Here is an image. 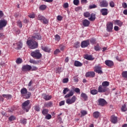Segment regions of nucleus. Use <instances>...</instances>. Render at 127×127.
<instances>
[{"mask_svg": "<svg viewBox=\"0 0 127 127\" xmlns=\"http://www.w3.org/2000/svg\"><path fill=\"white\" fill-rule=\"evenodd\" d=\"M8 120L10 122H12V121L16 120V118L14 116H11L10 117H9Z\"/></svg>", "mask_w": 127, "mask_h": 127, "instance_id": "nucleus-43", "label": "nucleus"}, {"mask_svg": "<svg viewBox=\"0 0 127 127\" xmlns=\"http://www.w3.org/2000/svg\"><path fill=\"white\" fill-rule=\"evenodd\" d=\"M95 19H96V15L92 13L90 14V17L89 18V20H90V21H94Z\"/></svg>", "mask_w": 127, "mask_h": 127, "instance_id": "nucleus-28", "label": "nucleus"}, {"mask_svg": "<svg viewBox=\"0 0 127 127\" xmlns=\"http://www.w3.org/2000/svg\"><path fill=\"white\" fill-rule=\"evenodd\" d=\"M52 118V116L50 114H48L45 117V119H46V120H50Z\"/></svg>", "mask_w": 127, "mask_h": 127, "instance_id": "nucleus-49", "label": "nucleus"}, {"mask_svg": "<svg viewBox=\"0 0 127 127\" xmlns=\"http://www.w3.org/2000/svg\"><path fill=\"white\" fill-rule=\"evenodd\" d=\"M29 104H30V101H29V100H27L22 104V108L23 109L24 111L28 112V105H29Z\"/></svg>", "mask_w": 127, "mask_h": 127, "instance_id": "nucleus-5", "label": "nucleus"}, {"mask_svg": "<svg viewBox=\"0 0 127 127\" xmlns=\"http://www.w3.org/2000/svg\"><path fill=\"white\" fill-rule=\"evenodd\" d=\"M84 17H90L91 14H90L89 12H85L83 14Z\"/></svg>", "mask_w": 127, "mask_h": 127, "instance_id": "nucleus-39", "label": "nucleus"}, {"mask_svg": "<svg viewBox=\"0 0 127 127\" xmlns=\"http://www.w3.org/2000/svg\"><path fill=\"white\" fill-rule=\"evenodd\" d=\"M64 8H67L69 7V4H68L67 2L64 3Z\"/></svg>", "mask_w": 127, "mask_h": 127, "instance_id": "nucleus-59", "label": "nucleus"}, {"mask_svg": "<svg viewBox=\"0 0 127 127\" xmlns=\"http://www.w3.org/2000/svg\"><path fill=\"white\" fill-rule=\"evenodd\" d=\"M122 6L124 8H127V4L126 2H123L122 3Z\"/></svg>", "mask_w": 127, "mask_h": 127, "instance_id": "nucleus-61", "label": "nucleus"}, {"mask_svg": "<svg viewBox=\"0 0 127 127\" xmlns=\"http://www.w3.org/2000/svg\"><path fill=\"white\" fill-rule=\"evenodd\" d=\"M68 81H69V79L65 78L63 79V83H68Z\"/></svg>", "mask_w": 127, "mask_h": 127, "instance_id": "nucleus-60", "label": "nucleus"}, {"mask_svg": "<svg viewBox=\"0 0 127 127\" xmlns=\"http://www.w3.org/2000/svg\"><path fill=\"white\" fill-rule=\"evenodd\" d=\"M89 45H90V40L83 41L81 43V47L82 48H85V47H88Z\"/></svg>", "mask_w": 127, "mask_h": 127, "instance_id": "nucleus-9", "label": "nucleus"}, {"mask_svg": "<svg viewBox=\"0 0 127 127\" xmlns=\"http://www.w3.org/2000/svg\"><path fill=\"white\" fill-rule=\"evenodd\" d=\"M98 93H99V91L97 90V89H93L90 90V94H91V95H97Z\"/></svg>", "mask_w": 127, "mask_h": 127, "instance_id": "nucleus-33", "label": "nucleus"}, {"mask_svg": "<svg viewBox=\"0 0 127 127\" xmlns=\"http://www.w3.org/2000/svg\"><path fill=\"white\" fill-rule=\"evenodd\" d=\"M109 5L111 7H115V2L113 1L110 2Z\"/></svg>", "mask_w": 127, "mask_h": 127, "instance_id": "nucleus-47", "label": "nucleus"}, {"mask_svg": "<svg viewBox=\"0 0 127 127\" xmlns=\"http://www.w3.org/2000/svg\"><path fill=\"white\" fill-rule=\"evenodd\" d=\"M41 35L38 33H34L31 37L32 40H41Z\"/></svg>", "mask_w": 127, "mask_h": 127, "instance_id": "nucleus-6", "label": "nucleus"}, {"mask_svg": "<svg viewBox=\"0 0 127 127\" xmlns=\"http://www.w3.org/2000/svg\"><path fill=\"white\" fill-rule=\"evenodd\" d=\"M44 17H43L42 15H39L38 16V20H40L41 21H42L43 20V19H44Z\"/></svg>", "mask_w": 127, "mask_h": 127, "instance_id": "nucleus-45", "label": "nucleus"}, {"mask_svg": "<svg viewBox=\"0 0 127 127\" xmlns=\"http://www.w3.org/2000/svg\"><path fill=\"white\" fill-rule=\"evenodd\" d=\"M26 44L31 49H35L38 47V43L34 40H32V39L27 40Z\"/></svg>", "mask_w": 127, "mask_h": 127, "instance_id": "nucleus-1", "label": "nucleus"}, {"mask_svg": "<svg viewBox=\"0 0 127 127\" xmlns=\"http://www.w3.org/2000/svg\"><path fill=\"white\" fill-rule=\"evenodd\" d=\"M95 76H96V73L94 71H88L85 74L86 78H94Z\"/></svg>", "mask_w": 127, "mask_h": 127, "instance_id": "nucleus-11", "label": "nucleus"}, {"mask_svg": "<svg viewBox=\"0 0 127 127\" xmlns=\"http://www.w3.org/2000/svg\"><path fill=\"white\" fill-rule=\"evenodd\" d=\"M110 85V82L109 81H103L102 83V87H104V88H107V87H109Z\"/></svg>", "mask_w": 127, "mask_h": 127, "instance_id": "nucleus-29", "label": "nucleus"}, {"mask_svg": "<svg viewBox=\"0 0 127 127\" xmlns=\"http://www.w3.org/2000/svg\"><path fill=\"white\" fill-rule=\"evenodd\" d=\"M115 25H118L119 26H122L123 25V22L119 20H115L114 21Z\"/></svg>", "mask_w": 127, "mask_h": 127, "instance_id": "nucleus-21", "label": "nucleus"}, {"mask_svg": "<svg viewBox=\"0 0 127 127\" xmlns=\"http://www.w3.org/2000/svg\"><path fill=\"white\" fill-rule=\"evenodd\" d=\"M100 12L103 16L108 15L109 10H108V8H102L100 10Z\"/></svg>", "mask_w": 127, "mask_h": 127, "instance_id": "nucleus-16", "label": "nucleus"}, {"mask_svg": "<svg viewBox=\"0 0 127 127\" xmlns=\"http://www.w3.org/2000/svg\"><path fill=\"white\" fill-rule=\"evenodd\" d=\"M97 7V5L93 4H91L89 6V9H92L93 8H96Z\"/></svg>", "mask_w": 127, "mask_h": 127, "instance_id": "nucleus-42", "label": "nucleus"}, {"mask_svg": "<svg viewBox=\"0 0 127 127\" xmlns=\"http://www.w3.org/2000/svg\"><path fill=\"white\" fill-rule=\"evenodd\" d=\"M31 70L32 71H36V70H38V68L35 66H31Z\"/></svg>", "mask_w": 127, "mask_h": 127, "instance_id": "nucleus-50", "label": "nucleus"}, {"mask_svg": "<svg viewBox=\"0 0 127 127\" xmlns=\"http://www.w3.org/2000/svg\"><path fill=\"white\" fill-rule=\"evenodd\" d=\"M114 25V24L113 23L110 22H108L106 25V28L107 31L108 32H112L113 31V26Z\"/></svg>", "mask_w": 127, "mask_h": 127, "instance_id": "nucleus-10", "label": "nucleus"}, {"mask_svg": "<svg viewBox=\"0 0 127 127\" xmlns=\"http://www.w3.org/2000/svg\"><path fill=\"white\" fill-rule=\"evenodd\" d=\"M59 48L61 51H64V50L66 48V44L64 43L60 44L59 45Z\"/></svg>", "mask_w": 127, "mask_h": 127, "instance_id": "nucleus-25", "label": "nucleus"}, {"mask_svg": "<svg viewBox=\"0 0 127 127\" xmlns=\"http://www.w3.org/2000/svg\"><path fill=\"white\" fill-rule=\"evenodd\" d=\"M94 72L98 73V74H103V71L102 70V67L100 66L96 65L94 67Z\"/></svg>", "mask_w": 127, "mask_h": 127, "instance_id": "nucleus-15", "label": "nucleus"}, {"mask_svg": "<svg viewBox=\"0 0 127 127\" xmlns=\"http://www.w3.org/2000/svg\"><path fill=\"white\" fill-rule=\"evenodd\" d=\"M74 95V92L73 91H70L69 93L65 95L64 98L66 99H68V98H70V97H72Z\"/></svg>", "mask_w": 127, "mask_h": 127, "instance_id": "nucleus-23", "label": "nucleus"}, {"mask_svg": "<svg viewBox=\"0 0 127 127\" xmlns=\"http://www.w3.org/2000/svg\"><path fill=\"white\" fill-rule=\"evenodd\" d=\"M69 91H70V89H69V88H64V90H63V94L64 95H66V94H67V92H69Z\"/></svg>", "mask_w": 127, "mask_h": 127, "instance_id": "nucleus-40", "label": "nucleus"}, {"mask_svg": "<svg viewBox=\"0 0 127 127\" xmlns=\"http://www.w3.org/2000/svg\"><path fill=\"white\" fill-rule=\"evenodd\" d=\"M29 62L31 64H34V65H37V64H38V63L33 59H30Z\"/></svg>", "mask_w": 127, "mask_h": 127, "instance_id": "nucleus-35", "label": "nucleus"}, {"mask_svg": "<svg viewBox=\"0 0 127 127\" xmlns=\"http://www.w3.org/2000/svg\"><path fill=\"white\" fill-rule=\"evenodd\" d=\"M27 120L25 119H21L20 121V124L22 125H26Z\"/></svg>", "mask_w": 127, "mask_h": 127, "instance_id": "nucleus-38", "label": "nucleus"}, {"mask_svg": "<svg viewBox=\"0 0 127 127\" xmlns=\"http://www.w3.org/2000/svg\"><path fill=\"white\" fill-rule=\"evenodd\" d=\"M2 38H4V35L2 33H0V39H2Z\"/></svg>", "mask_w": 127, "mask_h": 127, "instance_id": "nucleus-62", "label": "nucleus"}, {"mask_svg": "<svg viewBox=\"0 0 127 127\" xmlns=\"http://www.w3.org/2000/svg\"><path fill=\"white\" fill-rule=\"evenodd\" d=\"M42 21H43V23H44V24H47V23H48V20H47V19L45 18V17L44 18Z\"/></svg>", "mask_w": 127, "mask_h": 127, "instance_id": "nucleus-55", "label": "nucleus"}, {"mask_svg": "<svg viewBox=\"0 0 127 127\" xmlns=\"http://www.w3.org/2000/svg\"><path fill=\"white\" fill-rule=\"evenodd\" d=\"M83 64L81 63V62L77 61L74 62V66H75V67H81V66Z\"/></svg>", "mask_w": 127, "mask_h": 127, "instance_id": "nucleus-27", "label": "nucleus"}, {"mask_svg": "<svg viewBox=\"0 0 127 127\" xmlns=\"http://www.w3.org/2000/svg\"><path fill=\"white\" fill-rule=\"evenodd\" d=\"M80 97H81V98H83L84 101H87V100H88V96L84 93L82 92Z\"/></svg>", "mask_w": 127, "mask_h": 127, "instance_id": "nucleus-30", "label": "nucleus"}, {"mask_svg": "<svg viewBox=\"0 0 127 127\" xmlns=\"http://www.w3.org/2000/svg\"><path fill=\"white\" fill-rule=\"evenodd\" d=\"M61 39V38L60 37V36H59V35L57 34L55 36V40H56V41L59 42Z\"/></svg>", "mask_w": 127, "mask_h": 127, "instance_id": "nucleus-34", "label": "nucleus"}, {"mask_svg": "<svg viewBox=\"0 0 127 127\" xmlns=\"http://www.w3.org/2000/svg\"><path fill=\"white\" fill-rule=\"evenodd\" d=\"M31 70V65L29 64H26L23 65L22 67V71L25 72L26 71H30Z\"/></svg>", "mask_w": 127, "mask_h": 127, "instance_id": "nucleus-13", "label": "nucleus"}, {"mask_svg": "<svg viewBox=\"0 0 127 127\" xmlns=\"http://www.w3.org/2000/svg\"><path fill=\"white\" fill-rule=\"evenodd\" d=\"M17 23V25L19 26L20 28H21V27H22V23H21V21L18 20Z\"/></svg>", "mask_w": 127, "mask_h": 127, "instance_id": "nucleus-46", "label": "nucleus"}, {"mask_svg": "<svg viewBox=\"0 0 127 127\" xmlns=\"http://www.w3.org/2000/svg\"><path fill=\"white\" fill-rule=\"evenodd\" d=\"M58 53H60V50H59V49H56L54 51V54H55V55H56L58 54Z\"/></svg>", "mask_w": 127, "mask_h": 127, "instance_id": "nucleus-53", "label": "nucleus"}, {"mask_svg": "<svg viewBox=\"0 0 127 127\" xmlns=\"http://www.w3.org/2000/svg\"><path fill=\"white\" fill-rule=\"evenodd\" d=\"M53 104V103H52V102H50L47 104V107H51V106H52Z\"/></svg>", "mask_w": 127, "mask_h": 127, "instance_id": "nucleus-63", "label": "nucleus"}, {"mask_svg": "<svg viewBox=\"0 0 127 127\" xmlns=\"http://www.w3.org/2000/svg\"><path fill=\"white\" fill-rule=\"evenodd\" d=\"M41 49L43 51H45V52H50V48H48V47H45L42 46Z\"/></svg>", "mask_w": 127, "mask_h": 127, "instance_id": "nucleus-26", "label": "nucleus"}, {"mask_svg": "<svg viewBox=\"0 0 127 127\" xmlns=\"http://www.w3.org/2000/svg\"><path fill=\"white\" fill-rule=\"evenodd\" d=\"M43 99L45 100V101H49V100H51L52 99V96L47 95V94H43Z\"/></svg>", "mask_w": 127, "mask_h": 127, "instance_id": "nucleus-19", "label": "nucleus"}, {"mask_svg": "<svg viewBox=\"0 0 127 127\" xmlns=\"http://www.w3.org/2000/svg\"><path fill=\"white\" fill-rule=\"evenodd\" d=\"M20 93L22 97H24L26 99H29L31 96V93L27 92V89L25 88H22Z\"/></svg>", "mask_w": 127, "mask_h": 127, "instance_id": "nucleus-2", "label": "nucleus"}, {"mask_svg": "<svg viewBox=\"0 0 127 127\" xmlns=\"http://www.w3.org/2000/svg\"><path fill=\"white\" fill-rule=\"evenodd\" d=\"M121 110H122V112H127V104H125L122 106Z\"/></svg>", "mask_w": 127, "mask_h": 127, "instance_id": "nucleus-37", "label": "nucleus"}, {"mask_svg": "<svg viewBox=\"0 0 127 127\" xmlns=\"http://www.w3.org/2000/svg\"><path fill=\"white\" fill-rule=\"evenodd\" d=\"M100 6L101 7H108L109 6V3L106 0H102L100 2Z\"/></svg>", "mask_w": 127, "mask_h": 127, "instance_id": "nucleus-12", "label": "nucleus"}, {"mask_svg": "<svg viewBox=\"0 0 127 127\" xmlns=\"http://www.w3.org/2000/svg\"><path fill=\"white\" fill-rule=\"evenodd\" d=\"M7 24V21L5 19L0 20V30H2L3 27H5Z\"/></svg>", "mask_w": 127, "mask_h": 127, "instance_id": "nucleus-7", "label": "nucleus"}, {"mask_svg": "<svg viewBox=\"0 0 127 127\" xmlns=\"http://www.w3.org/2000/svg\"><path fill=\"white\" fill-rule=\"evenodd\" d=\"M30 18H34L35 17V14L34 13L30 14L28 15Z\"/></svg>", "mask_w": 127, "mask_h": 127, "instance_id": "nucleus-51", "label": "nucleus"}, {"mask_svg": "<svg viewBox=\"0 0 127 127\" xmlns=\"http://www.w3.org/2000/svg\"><path fill=\"white\" fill-rule=\"evenodd\" d=\"M81 116L80 117L82 118V117H84V116H86V115H87V112H81Z\"/></svg>", "mask_w": 127, "mask_h": 127, "instance_id": "nucleus-56", "label": "nucleus"}, {"mask_svg": "<svg viewBox=\"0 0 127 127\" xmlns=\"http://www.w3.org/2000/svg\"><path fill=\"white\" fill-rule=\"evenodd\" d=\"M74 91L75 92V93H80V89L76 88L74 89Z\"/></svg>", "mask_w": 127, "mask_h": 127, "instance_id": "nucleus-64", "label": "nucleus"}, {"mask_svg": "<svg viewBox=\"0 0 127 127\" xmlns=\"http://www.w3.org/2000/svg\"><path fill=\"white\" fill-rule=\"evenodd\" d=\"M94 50L96 51H99V50H100V46L99 45H97V46H95L94 47Z\"/></svg>", "mask_w": 127, "mask_h": 127, "instance_id": "nucleus-57", "label": "nucleus"}, {"mask_svg": "<svg viewBox=\"0 0 127 127\" xmlns=\"http://www.w3.org/2000/svg\"><path fill=\"white\" fill-rule=\"evenodd\" d=\"M79 0H73V4L74 5H78V4H79Z\"/></svg>", "mask_w": 127, "mask_h": 127, "instance_id": "nucleus-52", "label": "nucleus"}, {"mask_svg": "<svg viewBox=\"0 0 127 127\" xmlns=\"http://www.w3.org/2000/svg\"><path fill=\"white\" fill-rule=\"evenodd\" d=\"M111 122L112 124H117L118 123V117L113 115L111 117Z\"/></svg>", "mask_w": 127, "mask_h": 127, "instance_id": "nucleus-17", "label": "nucleus"}, {"mask_svg": "<svg viewBox=\"0 0 127 127\" xmlns=\"http://www.w3.org/2000/svg\"><path fill=\"white\" fill-rule=\"evenodd\" d=\"M34 108V110L36 111V112H39V111H40V108L38 106H35Z\"/></svg>", "mask_w": 127, "mask_h": 127, "instance_id": "nucleus-48", "label": "nucleus"}, {"mask_svg": "<svg viewBox=\"0 0 127 127\" xmlns=\"http://www.w3.org/2000/svg\"><path fill=\"white\" fill-rule=\"evenodd\" d=\"M98 106H100V107H105L106 105H108V102L107 101L103 98H99L98 100Z\"/></svg>", "mask_w": 127, "mask_h": 127, "instance_id": "nucleus-4", "label": "nucleus"}, {"mask_svg": "<svg viewBox=\"0 0 127 127\" xmlns=\"http://www.w3.org/2000/svg\"><path fill=\"white\" fill-rule=\"evenodd\" d=\"M82 25L83 26H85V27H87L90 25V22L87 19H84L82 21Z\"/></svg>", "mask_w": 127, "mask_h": 127, "instance_id": "nucleus-20", "label": "nucleus"}, {"mask_svg": "<svg viewBox=\"0 0 127 127\" xmlns=\"http://www.w3.org/2000/svg\"><path fill=\"white\" fill-rule=\"evenodd\" d=\"M100 112H95L93 114V116L94 117V118H95V119H98V118H99L100 116Z\"/></svg>", "mask_w": 127, "mask_h": 127, "instance_id": "nucleus-31", "label": "nucleus"}, {"mask_svg": "<svg viewBox=\"0 0 127 127\" xmlns=\"http://www.w3.org/2000/svg\"><path fill=\"white\" fill-rule=\"evenodd\" d=\"M17 48L16 49L17 50H19V49H21L22 48V42L21 41H19L18 43H16Z\"/></svg>", "mask_w": 127, "mask_h": 127, "instance_id": "nucleus-24", "label": "nucleus"}, {"mask_svg": "<svg viewBox=\"0 0 127 127\" xmlns=\"http://www.w3.org/2000/svg\"><path fill=\"white\" fill-rule=\"evenodd\" d=\"M31 56L36 59H40L42 57V55L39 52V50H36L35 51L31 52L30 54Z\"/></svg>", "mask_w": 127, "mask_h": 127, "instance_id": "nucleus-3", "label": "nucleus"}, {"mask_svg": "<svg viewBox=\"0 0 127 127\" xmlns=\"http://www.w3.org/2000/svg\"><path fill=\"white\" fill-rule=\"evenodd\" d=\"M16 63L17 64H21V63H22V59H21V58H18L16 60Z\"/></svg>", "mask_w": 127, "mask_h": 127, "instance_id": "nucleus-41", "label": "nucleus"}, {"mask_svg": "<svg viewBox=\"0 0 127 127\" xmlns=\"http://www.w3.org/2000/svg\"><path fill=\"white\" fill-rule=\"evenodd\" d=\"M75 102H76V96H72L71 99L68 98L66 100V103L68 105H72V104H74Z\"/></svg>", "mask_w": 127, "mask_h": 127, "instance_id": "nucleus-8", "label": "nucleus"}, {"mask_svg": "<svg viewBox=\"0 0 127 127\" xmlns=\"http://www.w3.org/2000/svg\"><path fill=\"white\" fill-rule=\"evenodd\" d=\"M85 59H86V60H89L90 61H92L94 60V58H93V57L91 55H85L84 56Z\"/></svg>", "mask_w": 127, "mask_h": 127, "instance_id": "nucleus-22", "label": "nucleus"}, {"mask_svg": "<svg viewBox=\"0 0 127 127\" xmlns=\"http://www.w3.org/2000/svg\"><path fill=\"white\" fill-rule=\"evenodd\" d=\"M47 8V6H46V5L45 4L41 5L39 7V8L41 10H45V9H46Z\"/></svg>", "mask_w": 127, "mask_h": 127, "instance_id": "nucleus-36", "label": "nucleus"}, {"mask_svg": "<svg viewBox=\"0 0 127 127\" xmlns=\"http://www.w3.org/2000/svg\"><path fill=\"white\" fill-rule=\"evenodd\" d=\"M105 63L107 66L108 67H112V66H114V62L112 61L107 60L105 61Z\"/></svg>", "mask_w": 127, "mask_h": 127, "instance_id": "nucleus-18", "label": "nucleus"}, {"mask_svg": "<svg viewBox=\"0 0 127 127\" xmlns=\"http://www.w3.org/2000/svg\"><path fill=\"white\" fill-rule=\"evenodd\" d=\"M2 96L4 98H6V99H7L8 100H9L12 98L11 95L10 94H3Z\"/></svg>", "mask_w": 127, "mask_h": 127, "instance_id": "nucleus-32", "label": "nucleus"}, {"mask_svg": "<svg viewBox=\"0 0 127 127\" xmlns=\"http://www.w3.org/2000/svg\"><path fill=\"white\" fill-rule=\"evenodd\" d=\"M98 93H105V92H107V91H108V89L102 85H100L98 87Z\"/></svg>", "mask_w": 127, "mask_h": 127, "instance_id": "nucleus-14", "label": "nucleus"}, {"mask_svg": "<svg viewBox=\"0 0 127 127\" xmlns=\"http://www.w3.org/2000/svg\"><path fill=\"white\" fill-rule=\"evenodd\" d=\"M122 75L124 78H126L127 79V71H123Z\"/></svg>", "mask_w": 127, "mask_h": 127, "instance_id": "nucleus-44", "label": "nucleus"}, {"mask_svg": "<svg viewBox=\"0 0 127 127\" xmlns=\"http://www.w3.org/2000/svg\"><path fill=\"white\" fill-rule=\"evenodd\" d=\"M90 42L92 44H95L96 43V39L92 38L90 39Z\"/></svg>", "mask_w": 127, "mask_h": 127, "instance_id": "nucleus-54", "label": "nucleus"}, {"mask_svg": "<svg viewBox=\"0 0 127 127\" xmlns=\"http://www.w3.org/2000/svg\"><path fill=\"white\" fill-rule=\"evenodd\" d=\"M63 19V17L62 16L58 15L57 16V20H59V21H61Z\"/></svg>", "mask_w": 127, "mask_h": 127, "instance_id": "nucleus-58", "label": "nucleus"}]
</instances>
